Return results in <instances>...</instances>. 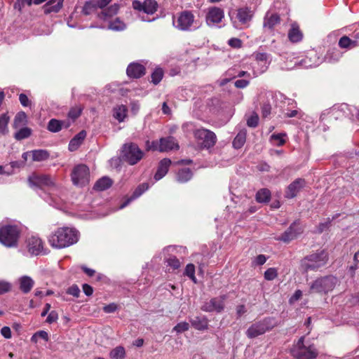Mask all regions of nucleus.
Wrapping results in <instances>:
<instances>
[{
	"label": "nucleus",
	"mask_w": 359,
	"mask_h": 359,
	"mask_svg": "<svg viewBox=\"0 0 359 359\" xmlns=\"http://www.w3.org/2000/svg\"><path fill=\"white\" fill-rule=\"evenodd\" d=\"M72 180L74 185L83 187L90 181L88 168L83 164L76 166L72 172Z\"/></svg>",
	"instance_id": "obj_9"
},
{
	"label": "nucleus",
	"mask_w": 359,
	"mask_h": 359,
	"mask_svg": "<svg viewBox=\"0 0 359 359\" xmlns=\"http://www.w3.org/2000/svg\"><path fill=\"white\" fill-rule=\"evenodd\" d=\"M306 182L302 178L296 179L290 184L285 191V196L287 198H293L304 187Z\"/></svg>",
	"instance_id": "obj_15"
},
{
	"label": "nucleus",
	"mask_w": 359,
	"mask_h": 359,
	"mask_svg": "<svg viewBox=\"0 0 359 359\" xmlns=\"http://www.w3.org/2000/svg\"><path fill=\"white\" fill-rule=\"evenodd\" d=\"M194 22V15L190 11H184L179 13L177 20L174 22L175 27L182 31L191 29Z\"/></svg>",
	"instance_id": "obj_12"
},
{
	"label": "nucleus",
	"mask_w": 359,
	"mask_h": 359,
	"mask_svg": "<svg viewBox=\"0 0 359 359\" xmlns=\"http://www.w3.org/2000/svg\"><path fill=\"white\" fill-rule=\"evenodd\" d=\"M271 141L276 146H282L285 144L282 134H273L271 136Z\"/></svg>",
	"instance_id": "obj_48"
},
{
	"label": "nucleus",
	"mask_w": 359,
	"mask_h": 359,
	"mask_svg": "<svg viewBox=\"0 0 359 359\" xmlns=\"http://www.w3.org/2000/svg\"><path fill=\"white\" fill-rule=\"evenodd\" d=\"M338 44L341 48L351 49L358 46V41L347 36H343L339 39Z\"/></svg>",
	"instance_id": "obj_27"
},
{
	"label": "nucleus",
	"mask_w": 359,
	"mask_h": 359,
	"mask_svg": "<svg viewBox=\"0 0 359 359\" xmlns=\"http://www.w3.org/2000/svg\"><path fill=\"white\" fill-rule=\"evenodd\" d=\"M147 150L158 151L159 143L157 141L150 142L149 140L146 142Z\"/></svg>",
	"instance_id": "obj_57"
},
{
	"label": "nucleus",
	"mask_w": 359,
	"mask_h": 359,
	"mask_svg": "<svg viewBox=\"0 0 359 359\" xmlns=\"http://www.w3.org/2000/svg\"><path fill=\"white\" fill-rule=\"evenodd\" d=\"M280 20L279 14L267 13L264 18L263 27L273 30L277 25L280 23Z\"/></svg>",
	"instance_id": "obj_19"
},
{
	"label": "nucleus",
	"mask_w": 359,
	"mask_h": 359,
	"mask_svg": "<svg viewBox=\"0 0 359 359\" xmlns=\"http://www.w3.org/2000/svg\"><path fill=\"white\" fill-rule=\"evenodd\" d=\"M114 117L119 122L123 121L126 116L128 109L126 106L123 104L118 105L114 108Z\"/></svg>",
	"instance_id": "obj_28"
},
{
	"label": "nucleus",
	"mask_w": 359,
	"mask_h": 359,
	"mask_svg": "<svg viewBox=\"0 0 359 359\" xmlns=\"http://www.w3.org/2000/svg\"><path fill=\"white\" fill-rule=\"evenodd\" d=\"M168 265L172 267L173 269H177L180 267V260L175 256L170 257L167 259Z\"/></svg>",
	"instance_id": "obj_50"
},
{
	"label": "nucleus",
	"mask_w": 359,
	"mask_h": 359,
	"mask_svg": "<svg viewBox=\"0 0 359 359\" xmlns=\"http://www.w3.org/2000/svg\"><path fill=\"white\" fill-rule=\"evenodd\" d=\"M67 293L75 297H78L80 294V290L77 285H74L68 288Z\"/></svg>",
	"instance_id": "obj_52"
},
{
	"label": "nucleus",
	"mask_w": 359,
	"mask_h": 359,
	"mask_svg": "<svg viewBox=\"0 0 359 359\" xmlns=\"http://www.w3.org/2000/svg\"><path fill=\"white\" fill-rule=\"evenodd\" d=\"M184 274L189 277L194 283H196L195 266L194 264H189L187 265Z\"/></svg>",
	"instance_id": "obj_44"
},
{
	"label": "nucleus",
	"mask_w": 359,
	"mask_h": 359,
	"mask_svg": "<svg viewBox=\"0 0 359 359\" xmlns=\"http://www.w3.org/2000/svg\"><path fill=\"white\" fill-rule=\"evenodd\" d=\"M79 240V232L72 228H58L48 238L50 245L55 248H65L76 243Z\"/></svg>",
	"instance_id": "obj_1"
},
{
	"label": "nucleus",
	"mask_w": 359,
	"mask_h": 359,
	"mask_svg": "<svg viewBox=\"0 0 359 359\" xmlns=\"http://www.w3.org/2000/svg\"><path fill=\"white\" fill-rule=\"evenodd\" d=\"M118 306L115 303H111L103 307V311L107 313H113L116 311Z\"/></svg>",
	"instance_id": "obj_58"
},
{
	"label": "nucleus",
	"mask_w": 359,
	"mask_h": 359,
	"mask_svg": "<svg viewBox=\"0 0 359 359\" xmlns=\"http://www.w3.org/2000/svg\"><path fill=\"white\" fill-rule=\"evenodd\" d=\"M229 45L233 48H240L241 46V41L236 38H232L229 41Z\"/></svg>",
	"instance_id": "obj_62"
},
{
	"label": "nucleus",
	"mask_w": 359,
	"mask_h": 359,
	"mask_svg": "<svg viewBox=\"0 0 359 359\" xmlns=\"http://www.w3.org/2000/svg\"><path fill=\"white\" fill-rule=\"evenodd\" d=\"M224 17V13L223 9L213 6L209 8L205 20L208 25H211L221 22Z\"/></svg>",
	"instance_id": "obj_13"
},
{
	"label": "nucleus",
	"mask_w": 359,
	"mask_h": 359,
	"mask_svg": "<svg viewBox=\"0 0 359 359\" xmlns=\"http://www.w3.org/2000/svg\"><path fill=\"white\" fill-rule=\"evenodd\" d=\"M19 100L23 107H28L30 104V101L25 94L21 93L19 95Z\"/></svg>",
	"instance_id": "obj_59"
},
{
	"label": "nucleus",
	"mask_w": 359,
	"mask_h": 359,
	"mask_svg": "<svg viewBox=\"0 0 359 359\" xmlns=\"http://www.w3.org/2000/svg\"><path fill=\"white\" fill-rule=\"evenodd\" d=\"M118 9L119 6L117 4H114L98 13L97 16L100 19L106 20L107 18L116 15L118 13Z\"/></svg>",
	"instance_id": "obj_26"
},
{
	"label": "nucleus",
	"mask_w": 359,
	"mask_h": 359,
	"mask_svg": "<svg viewBox=\"0 0 359 359\" xmlns=\"http://www.w3.org/2000/svg\"><path fill=\"white\" fill-rule=\"evenodd\" d=\"M277 276V270L275 268H269L264 272V278L267 280H273Z\"/></svg>",
	"instance_id": "obj_46"
},
{
	"label": "nucleus",
	"mask_w": 359,
	"mask_h": 359,
	"mask_svg": "<svg viewBox=\"0 0 359 359\" xmlns=\"http://www.w3.org/2000/svg\"><path fill=\"white\" fill-rule=\"evenodd\" d=\"M328 261L327 252L323 250L304 257L300 262L299 269L302 273L317 271L324 266Z\"/></svg>",
	"instance_id": "obj_2"
},
{
	"label": "nucleus",
	"mask_w": 359,
	"mask_h": 359,
	"mask_svg": "<svg viewBox=\"0 0 359 359\" xmlns=\"http://www.w3.org/2000/svg\"><path fill=\"white\" fill-rule=\"evenodd\" d=\"M194 137L203 148H211L216 143L215 134L207 129L201 128L194 131Z\"/></svg>",
	"instance_id": "obj_10"
},
{
	"label": "nucleus",
	"mask_w": 359,
	"mask_h": 359,
	"mask_svg": "<svg viewBox=\"0 0 359 359\" xmlns=\"http://www.w3.org/2000/svg\"><path fill=\"white\" fill-rule=\"evenodd\" d=\"M57 319H58L57 313L55 311H52L48 314V316L46 318V322L49 324H51L53 323L56 322Z\"/></svg>",
	"instance_id": "obj_56"
},
{
	"label": "nucleus",
	"mask_w": 359,
	"mask_h": 359,
	"mask_svg": "<svg viewBox=\"0 0 359 359\" xmlns=\"http://www.w3.org/2000/svg\"><path fill=\"white\" fill-rule=\"evenodd\" d=\"M83 290L87 296H90L93 292V287L86 283L83 285Z\"/></svg>",
	"instance_id": "obj_64"
},
{
	"label": "nucleus",
	"mask_w": 359,
	"mask_h": 359,
	"mask_svg": "<svg viewBox=\"0 0 359 359\" xmlns=\"http://www.w3.org/2000/svg\"><path fill=\"white\" fill-rule=\"evenodd\" d=\"M126 352L123 346H117L112 349L109 355L113 359H123L125 357Z\"/></svg>",
	"instance_id": "obj_39"
},
{
	"label": "nucleus",
	"mask_w": 359,
	"mask_h": 359,
	"mask_svg": "<svg viewBox=\"0 0 359 359\" xmlns=\"http://www.w3.org/2000/svg\"><path fill=\"white\" fill-rule=\"evenodd\" d=\"M303 233V229L300 226L299 222L294 221L290 226L276 239L285 243L296 239L298 236Z\"/></svg>",
	"instance_id": "obj_11"
},
{
	"label": "nucleus",
	"mask_w": 359,
	"mask_h": 359,
	"mask_svg": "<svg viewBox=\"0 0 359 359\" xmlns=\"http://www.w3.org/2000/svg\"><path fill=\"white\" fill-rule=\"evenodd\" d=\"M163 76V71L161 68L158 67L156 68L155 70L151 74V82L157 85L162 80Z\"/></svg>",
	"instance_id": "obj_40"
},
{
	"label": "nucleus",
	"mask_w": 359,
	"mask_h": 359,
	"mask_svg": "<svg viewBox=\"0 0 359 359\" xmlns=\"http://www.w3.org/2000/svg\"><path fill=\"white\" fill-rule=\"evenodd\" d=\"M337 283V279L333 276H326L314 280L311 286V292L327 293L332 291Z\"/></svg>",
	"instance_id": "obj_6"
},
{
	"label": "nucleus",
	"mask_w": 359,
	"mask_h": 359,
	"mask_svg": "<svg viewBox=\"0 0 359 359\" xmlns=\"http://www.w3.org/2000/svg\"><path fill=\"white\" fill-rule=\"evenodd\" d=\"M21 230L17 225L7 224L0 226V243L7 248H16Z\"/></svg>",
	"instance_id": "obj_3"
},
{
	"label": "nucleus",
	"mask_w": 359,
	"mask_h": 359,
	"mask_svg": "<svg viewBox=\"0 0 359 359\" xmlns=\"http://www.w3.org/2000/svg\"><path fill=\"white\" fill-rule=\"evenodd\" d=\"M113 181L108 177H103L98 180L93 189L96 191H104L111 187Z\"/></svg>",
	"instance_id": "obj_25"
},
{
	"label": "nucleus",
	"mask_w": 359,
	"mask_h": 359,
	"mask_svg": "<svg viewBox=\"0 0 359 359\" xmlns=\"http://www.w3.org/2000/svg\"><path fill=\"white\" fill-rule=\"evenodd\" d=\"M127 74L130 78L138 79L146 73L145 67L139 63L130 64L126 69Z\"/></svg>",
	"instance_id": "obj_17"
},
{
	"label": "nucleus",
	"mask_w": 359,
	"mask_h": 359,
	"mask_svg": "<svg viewBox=\"0 0 359 359\" xmlns=\"http://www.w3.org/2000/svg\"><path fill=\"white\" fill-rule=\"evenodd\" d=\"M62 128L60 121L55 118L50 119L47 126V129L52 133H57Z\"/></svg>",
	"instance_id": "obj_37"
},
{
	"label": "nucleus",
	"mask_w": 359,
	"mask_h": 359,
	"mask_svg": "<svg viewBox=\"0 0 359 359\" xmlns=\"http://www.w3.org/2000/svg\"><path fill=\"white\" fill-rule=\"evenodd\" d=\"M9 116L6 114H0V133L6 134L8 133V123Z\"/></svg>",
	"instance_id": "obj_38"
},
{
	"label": "nucleus",
	"mask_w": 359,
	"mask_h": 359,
	"mask_svg": "<svg viewBox=\"0 0 359 359\" xmlns=\"http://www.w3.org/2000/svg\"><path fill=\"white\" fill-rule=\"evenodd\" d=\"M259 123V116L256 113H253L247 120V125L251 128H255Z\"/></svg>",
	"instance_id": "obj_49"
},
{
	"label": "nucleus",
	"mask_w": 359,
	"mask_h": 359,
	"mask_svg": "<svg viewBox=\"0 0 359 359\" xmlns=\"http://www.w3.org/2000/svg\"><path fill=\"white\" fill-rule=\"evenodd\" d=\"M271 107L269 103H264L262 107V116L266 118L271 114Z\"/></svg>",
	"instance_id": "obj_53"
},
{
	"label": "nucleus",
	"mask_w": 359,
	"mask_h": 359,
	"mask_svg": "<svg viewBox=\"0 0 359 359\" xmlns=\"http://www.w3.org/2000/svg\"><path fill=\"white\" fill-rule=\"evenodd\" d=\"M27 115L24 111L18 112L14 118L13 127L14 128H18L27 123Z\"/></svg>",
	"instance_id": "obj_32"
},
{
	"label": "nucleus",
	"mask_w": 359,
	"mask_h": 359,
	"mask_svg": "<svg viewBox=\"0 0 359 359\" xmlns=\"http://www.w3.org/2000/svg\"><path fill=\"white\" fill-rule=\"evenodd\" d=\"M276 325L277 323L273 318H265L252 324L247 330L245 334L248 338L254 339L272 330Z\"/></svg>",
	"instance_id": "obj_4"
},
{
	"label": "nucleus",
	"mask_w": 359,
	"mask_h": 359,
	"mask_svg": "<svg viewBox=\"0 0 359 359\" xmlns=\"http://www.w3.org/2000/svg\"><path fill=\"white\" fill-rule=\"evenodd\" d=\"M95 0L86 2L83 7L82 13L86 15H90L97 9Z\"/></svg>",
	"instance_id": "obj_42"
},
{
	"label": "nucleus",
	"mask_w": 359,
	"mask_h": 359,
	"mask_svg": "<svg viewBox=\"0 0 359 359\" xmlns=\"http://www.w3.org/2000/svg\"><path fill=\"white\" fill-rule=\"evenodd\" d=\"M32 160L34 161H43L50 157L49 152L46 149H36L32 151Z\"/></svg>",
	"instance_id": "obj_30"
},
{
	"label": "nucleus",
	"mask_w": 359,
	"mask_h": 359,
	"mask_svg": "<svg viewBox=\"0 0 359 359\" xmlns=\"http://www.w3.org/2000/svg\"><path fill=\"white\" fill-rule=\"evenodd\" d=\"M224 304L222 299L213 298L209 302H206L201 309L207 312H220L224 309Z\"/></svg>",
	"instance_id": "obj_18"
},
{
	"label": "nucleus",
	"mask_w": 359,
	"mask_h": 359,
	"mask_svg": "<svg viewBox=\"0 0 359 359\" xmlns=\"http://www.w3.org/2000/svg\"><path fill=\"white\" fill-rule=\"evenodd\" d=\"M303 34L296 22L292 24L291 28L288 32V38L293 43L299 42L302 39Z\"/></svg>",
	"instance_id": "obj_23"
},
{
	"label": "nucleus",
	"mask_w": 359,
	"mask_h": 359,
	"mask_svg": "<svg viewBox=\"0 0 359 359\" xmlns=\"http://www.w3.org/2000/svg\"><path fill=\"white\" fill-rule=\"evenodd\" d=\"M122 158L124 161L133 165L137 164L144 156V152L135 143H126L122 147Z\"/></svg>",
	"instance_id": "obj_5"
},
{
	"label": "nucleus",
	"mask_w": 359,
	"mask_h": 359,
	"mask_svg": "<svg viewBox=\"0 0 359 359\" xmlns=\"http://www.w3.org/2000/svg\"><path fill=\"white\" fill-rule=\"evenodd\" d=\"M1 334L6 338L10 339L11 337V330L9 327L4 326L1 330Z\"/></svg>",
	"instance_id": "obj_61"
},
{
	"label": "nucleus",
	"mask_w": 359,
	"mask_h": 359,
	"mask_svg": "<svg viewBox=\"0 0 359 359\" xmlns=\"http://www.w3.org/2000/svg\"><path fill=\"white\" fill-rule=\"evenodd\" d=\"M144 12L147 14H153L157 11L158 4L155 0H144Z\"/></svg>",
	"instance_id": "obj_34"
},
{
	"label": "nucleus",
	"mask_w": 359,
	"mask_h": 359,
	"mask_svg": "<svg viewBox=\"0 0 359 359\" xmlns=\"http://www.w3.org/2000/svg\"><path fill=\"white\" fill-rule=\"evenodd\" d=\"M170 164V159L167 158L162 159L159 162L157 171L154 175L156 180H161L167 174Z\"/></svg>",
	"instance_id": "obj_21"
},
{
	"label": "nucleus",
	"mask_w": 359,
	"mask_h": 359,
	"mask_svg": "<svg viewBox=\"0 0 359 359\" xmlns=\"http://www.w3.org/2000/svg\"><path fill=\"white\" fill-rule=\"evenodd\" d=\"M125 28L126 25L118 18L111 21L109 25V29L115 31L123 30Z\"/></svg>",
	"instance_id": "obj_41"
},
{
	"label": "nucleus",
	"mask_w": 359,
	"mask_h": 359,
	"mask_svg": "<svg viewBox=\"0 0 359 359\" xmlns=\"http://www.w3.org/2000/svg\"><path fill=\"white\" fill-rule=\"evenodd\" d=\"M189 329V325L187 322H181L177 323L174 327L173 331L177 333H182Z\"/></svg>",
	"instance_id": "obj_47"
},
{
	"label": "nucleus",
	"mask_w": 359,
	"mask_h": 359,
	"mask_svg": "<svg viewBox=\"0 0 359 359\" xmlns=\"http://www.w3.org/2000/svg\"><path fill=\"white\" fill-rule=\"evenodd\" d=\"M193 177V172L190 168L180 169L176 174V180L180 183H185Z\"/></svg>",
	"instance_id": "obj_24"
},
{
	"label": "nucleus",
	"mask_w": 359,
	"mask_h": 359,
	"mask_svg": "<svg viewBox=\"0 0 359 359\" xmlns=\"http://www.w3.org/2000/svg\"><path fill=\"white\" fill-rule=\"evenodd\" d=\"M304 337H302L298 340L297 344L292 350V355L294 359H314L318 355V352L313 345L306 346L304 344Z\"/></svg>",
	"instance_id": "obj_7"
},
{
	"label": "nucleus",
	"mask_w": 359,
	"mask_h": 359,
	"mask_svg": "<svg viewBox=\"0 0 359 359\" xmlns=\"http://www.w3.org/2000/svg\"><path fill=\"white\" fill-rule=\"evenodd\" d=\"M31 135L32 130L29 128L24 127L15 133L14 137L17 140H22L28 138Z\"/></svg>",
	"instance_id": "obj_35"
},
{
	"label": "nucleus",
	"mask_w": 359,
	"mask_h": 359,
	"mask_svg": "<svg viewBox=\"0 0 359 359\" xmlns=\"http://www.w3.org/2000/svg\"><path fill=\"white\" fill-rule=\"evenodd\" d=\"M32 4V0H17L14 4V8L20 11L25 5L31 6Z\"/></svg>",
	"instance_id": "obj_51"
},
{
	"label": "nucleus",
	"mask_w": 359,
	"mask_h": 359,
	"mask_svg": "<svg viewBox=\"0 0 359 359\" xmlns=\"http://www.w3.org/2000/svg\"><path fill=\"white\" fill-rule=\"evenodd\" d=\"M236 17L242 25H246L252 20L253 13L248 7L241 8L237 10Z\"/></svg>",
	"instance_id": "obj_20"
},
{
	"label": "nucleus",
	"mask_w": 359,
	"mask_h": 359,
	"mask_svg": "<svg viewBox=\"0 0 359 359\" xmlns=\"http://www.w3.org/2000/svg\"><path fill=\"white\" fill-rule=\"evenodd\" d=\"M28 183L31 187L40 189H52L57 187L55 179L49 175L32 174L28 178Z\"/></svg>",
	"instance_id": "obj_8"
},
{
	"label": "nucleus",
	"mask_w": 359,
	"mask_h": 359,
	"mask_svg": "<svg viewBox=\"0 0 359 359\" xmlns=\"http://www.w3.org/2000/svg\"><path fill=\"white\" fill-rule=\"evenodd\" d=\"M112 0H95L97 8H103L107 6Z\"/></svg>",
	"instance_id": "obj_63"
},
{
	"label": "nucleus",
	"mask_w": 359,
	"mask_h": 359,
	"mask_svg": "<svg viewBox=\"0 0 359 359\" xmlns=\"http://www.w3.org/2000/svg\"><path fill=\"white\" fill-rule=\"evenodd\" d=\"M191 325L198 330H204L208 329V320L205 318L195 317L191 320Z\"/></svg>",
	"instance_id": "obj_29"
},
{
	"label": "nucleus",
	"mask_w": 359,
	"mask_h": 359,
	"mask_svg": "<svg viewBox=\"0 0 359 359\" xmlns=\"http://www.w3.org/2000/svg\"><path fill=\"white\" fill-rule=\"evenodd\" d=\"M248 84H249V81L245 79L237 80L234 83L235 86L238 88H244L246 86H248Z\"/></svg>",
	"instance_id": "obj_60"
},
{
	"label": "nucleus",
	"mask_w": 359,
	"mask_h": 359,
	"mask_svg": "<svg viewBox=\"0 0 359 359\" xmlns=\"http://www.w3.org/2000/svg\"><path fill=\"white\" fill-rule=\"evenodd\" d=\"M20 290L25 294L29 293L32 289L34 281V280L28 276H23L19 278Z\"/></svg>",
	"instance_id": "obj_22"
},
{
	"label": "nucleus",
	"mask_w": 359,
	"mask_h": 359,
	"mask_svg": "<svg viewBox=\"0 0 359 359\" xmlns=\"http://www.w3.org/2000/svg\"><path fill=\"white\" fill-rule=\"evenodd\" d=\"M28 252L32 255H39L43 250L42 240L35 236L29 237L27 240Z\"/></svg>",
	"instance_id": "obj_14"
},
{
	"label": "nucleus",
	"mask_w": 359,
	"mask_h": 359,
	"mask_svg": "<svg viewBox=\"0 0 359 359\" xmlns=\"http://www.w3.org/2000/svg\"><path fill=\"white\" fill-rule=\"evenodd\" d=\"M158 151L160 152H166L173 149H178L179 145L172 136L162 137L159 140Z\"/></svg>",
	"instance_id": "obj_16"
},
{
	"label": "nucleus",
	"mask_w": 359,
	"mask_h": 359,
	"mask_svg": "<svg viewBox=\"0 0 359 359\" xmlns=\"http://www.w3.org/2000/svg\"><path fill=\"white\" fill-rule=\"evenodd\" d=\"M149 189L148 183L140 184L134 191L132 198H136L141 196L145 191Z\"/></svg>",
	"instance_id": "obj_43"
},
{
	"label": "nucleus",
	"mask_w": 359,
	"mask_h": 359,
	"mask_svg": "<svg viewBox=\"0 0 359 359\" xmlns=\"http://www.w3.org/2000/svg\"><path fill=\"white\" fill-rule=\"evenodd\" d=\"M246 131H240L233 141V146L235 149L241 148L245 142Z\"/></svg>",
	"instance_id": "obj_33"
},
{
	"label": "nucleus",
	"mask_w": 359,
	"mask_h": 359,
	"mask_svg": "<svg viewBox=\"0 0 359 359\" xmlns=\"http://www.w3.org/2000/svg\"><path fill=\"white\" fill-rule=\"evenodd\" d=\"M341 56V53L337 49L333 48L327 53L325 59L329 62H335L339 60Z\"/></svg>",
	"instance_id": "obj_36"
},
{
	"label": "nucleus",
	"mask_w": 359,
	"mask_h": 359,
	"mask_svg": "<svg viewBox=\"0 0 359 359\" xmlns=\"http://www.w3.org/2000/svg\"><path fill=\"white\" fill-rule=\"evenodd\" d=\"M271 198V191L268 189H261L256 194V201L258 203H267Z\"/></svg>",
	"instance_id": "obj_31"
},
{
	"label": "nucleus",
	"mask_w": 359,
	"mask_h": 359,
	"mask_svg": "<svg viewBox=\"0 0 359 359\" xmlns=\"http://www.w3.org/2000/svg\"><path fill=\"white\" fill-rule=\"evenodd\" d=\"M11 284L5 281L0 282V295L11 290Z\"/></svg>",
	"instance_id": "obj_55"
},
{
	"label": "nucleus",
	"mask_w": 359,
	"mask_h": 359,
	"mask_svg": "<svg viewBox=\"0 0 359 359\" xmlns=\"http://www.w3.org/2000/svg\"><path fill=\"white\" fill-rule=\"evenodd\" d=\"M81 144L75 137L72 138L69 144V149L71 151H76Z\"/></svg>",
	"instance_id": "obj_54"
},
{
	"label": "nucleus",
	"mask_w": 359,
	"mask_h": 359,
	"mask_svg": "<svg viewBox=\"0 0 359 359\" xmlns=\"http://www.w3.org/2000/svg\"><path fill=\"white\" fill-rule=\"evenodd\" d=\"M81 111L82 108L79 107H72L68 113V117L74 121L80 116Z\"/></svg>",
	"instance_id": "obj_45"
}]
</instances>
